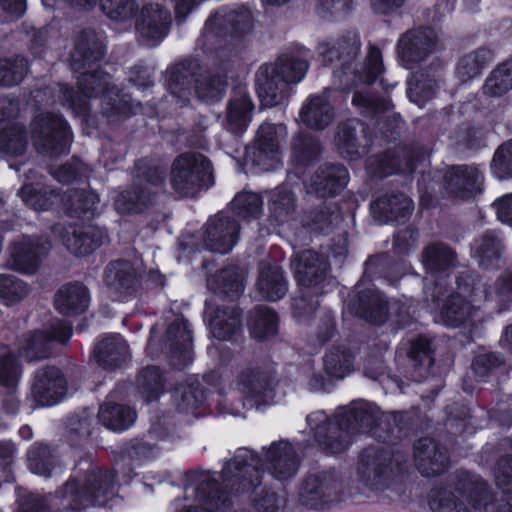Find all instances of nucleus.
Listing matches in <instances>:
<instances>
[{
  "label": "nucleus",
  "mask_w": 512,
  "mask_h": 512,
  "mask_svg": "<svg viewBox=\"0 0 512 512\" xmlns=\"http://www.w3.org/2000/svg\"><path fill=\"white\" fill-rule=\"evenodd\" d=\"M116 494L115 474L89 467L84 474H75L56 493L55 501L76 512L89 505L102 506ZM55 506L57 503L54 504ZM20 512H48L47 500L34 494L23 496L19 500Z\"/></svg>",
  "instance_id": "obj_1"
},
{
  "label": "nucleus",
  "mask_w": 512,
  "mask_h": 512,
  "mask_svg": "<svg viewBox=\"0 0 512 512\" xmlns=\"http://www.w3.org/2000/svg\"><path fill=\"white\" fill-rule=\"evenodd\" d=\"M265 466L278 480H287L298 470V459L293 446L286 442H274L265 452L263 463L251 450L241 448L223 469L225 481H238L236 492L248 491L260 484L261 468Z\"/></svg>",
  "instance_id": "obj_2"
},
{
  "label": "nucleus",
  "mask_w": 512,
  "mask_h": 512,
  "mask_svg": "<svg viewBox=\"0 0 512 512\" xmlns=\"http://www.w3.org/2000/svg\"><path fill=\"white\" fill-rule=\"evenodd\" d=\"M380 414L376 405L359 401L338 409V427L329 422L323 411L308 415L307 423L319 446L327 453L337 454L350 444L347 433L369 432L380 421Z\"/></svg>",
  "instance_id": "obj_3"
},
{
  "label": "nucleus",
  "mask_w": 512,
  "mask_h": 512,
  "mask_svg": "<svg viewBox=\"0 0 512 512\" xmlns=\"http://www.w3.org/2000/svg\"><path fill=\"white\" fill-rule=\"evenodd\" d=\"M308 70L304 56L296 53L281 55L274 64L262 65L256 73V86L262 105L273 107L289 96V84L299 83Z\"/></svg>",
  "instance_id": "obj_4"
},
{
  "label": "nucleus",
  "mask_w": 512,
  "mask_h": 512,
  "mask_svg": "<svg viewBox=\"0 0 512 512\" xmlns=\"http://www.w3.org/2000/svg\"><path fill=\"white\" fill-rule=\"evenodd\" d=\"M110 77L101 71L85 73L79 79L80 94L72 89H64L63 97L77 114H85L88 110L87 99L102 96L106 105L104 112L108 115L133 113L128 95H120L114 86L109 88Z\"/></svg>",
  "instance_id": "obj_5"
},
{
  "label": "nucleus",
  "mask_w": 512,
  "mask_h": 512,
  "mask_svg": "<svg viewBox=\"0 0 512 512\" xmlns=\"http://www.w3.org/2000/svg\"><path fill=\"white\" fill-rule=\"evenodd\" d=\"M169 181L178 196L195 197L214 183L211 163L200 153L181 154L173 161Z\"/></svg>",
  "instance_id": "obj_6"
},
{
  "label": "nucleus",
  "mask_w": 512,
  "mask_h": 512,
  "mask_svg": "<svg viewBox=\"0 0 512 512\" xmlns=\"http://www.w3.org/2000/svg\"><path fill=\"white\" fill-rule=\"evenodd\" d=\"M36 148L43 154L57 156L68 152L71 131L66 121L54 114L41 113L31 124Z\"/></svg>",
  "instance_id": "obj_7"
},
{
  "label": "nucleus",
  "mask_w": 512,
  "mask_h": 512,
  "mask_svg": "<svg viewBox=\"0 0 512 512\" xmlns=\"http://www.w3.org/2000/svg\"><path fill=\"white\" fill-rule=\"evenodd\" d=\"M286 135L284 125L264 122L257 131L254 146L247 151V162L259 172L276 168L281 160V143Z\"/></svg>",
  "instance_id": "obj_8"
},
{
  "label": "nucleus",
  "mask_w": 512,
  "mask_h": 512,
  "mask_svg": "<svg viewBox=\"0 0 512 512\" xmlns=\"http://www.w3.org/2000/svg\"><path fill=\"white\" fill-rule=\"evenodd\" d=\"M360 50L359 36L354 32H349L340 38L328 40L321 43L318 47V53L322 58L324 65H331L339 62L341 72L335 71L334 76L338 77L340 82L346 78L350 79V66Z\"/></svg>",
  "instance_id": "obj_9"
},
{
  "label": "nucleus",
  "mask_w": 512,
  "mask_h": 512,
  "mask_svg": "<svg viewBox=\"0 0 512 512\" xmlns=\"http://www.w3.org/2000/svg\"><path fill=\"white\" fill-rule=\"evenodd\" d=\"M19 111V103L8 97H0V150L9 155H19L27 145L23 127L12 122Z\"/></svg>",
  "instance_id": "obj_10"
},
{
  "label": "nucleus",
  "mask_w": 512,
  "mask_h": 512,
  "mask_svg": "<svg viewBox=\"0 0 512 512\" xmlns=\"http://www.w3.org/2000/svg\"><path fill=\"white\" fill-rule=\"evenodd\" d=\"M457 289L458 291L455 294L449 295L441 304L439 303L440 298L446 292L444 288L439 297H437V292H435L434 300L431 295L425 296L427 301L431 298L432 302H437L438 304V308L434 312L435 322L447 327L456 328L472 318L475 307L463 298V295L468 291L467 287L459 284Z\"/></svg>",
  "instance_id": "obj_11"
},
{
  "label": "nucleus",
  "mask_w": 512,
  "mask_h": 512,
  "mask_svg": "<svg viewBox=\"0 0 512 512\" xmlns=\"http://www.w3.org/2000/svg\"><path fill=\"white\" fill-rule=\"evenodd\" d=\"M274 377L258 367L243 369L235 380V388L256 406L274 402Z\"/></svg>",
  "instance_id": "obj_12"
},
{
  "label": "nucleus",
  "mask_w": 512,
  "mask_h": 512,
  "mask_svg": "<svg viewBox=\"0 0 512 512\" xmlns=\"http://www.w3.org/2000/svg\"><path fill=\"white\" fill-rule=\"evenodd\" d=\"M171 24L169 12L158 4L143 5L136 19V29L147 46L158 45L168 34Z\"/></svg>",
  "instance_id": "obj_13"
},
{
  "label": "nucleus",
  "mask_w": 512,
  "mask_h": 512,
  "mask_svg": "<svg viewBox=\"0 0 512 512\" xmlns=\"http://www.w3.org/2000/svg\"><path fill=\"white\" fill-rule=\"evenodd\" d=\"M440 44L436 34L430 29L411 31L402 36L398 42V56L402 65L410 69L438 50Z\"/></svg>",
  "instance_id": "obj_14"
},
{
  "label": "nucleus",
  "mask_w": 512,
  "mask_h": 512,
  "mask_svg": "<svg viewBox=\"0 0 512 512\" xmlns=\"http://www.w3.org/2000/svg\"><path fill=\"white\" fill-rule=\"evenodd\" d=\"M67 391L66 380L56 367L39 369L33 379L31 395L43 407L59 403Z\"/></svg>",
  "instance_id": "obj_15"
},
{
  "label": "nucleus",
  "mask_w": 512,
  "mask_h": 512,
  "mask_svg": "<svg viewBox=\"0 0 512 512\" xmlns=\"http://www.w3.org/2000/svg\"><path fill=\"white\" fill-rule=\"evenodd\" d=\"M72 336V327L67 321H56L49 330L36 331L24 340L21 348L22 356L28 361L45 358L49 355L53 341L66 343Z\"/></svg>",
  "instance_id": "obj_16"
},
{
  "label": "nucleus",
  "mask_w": 512,
  "mask_h": 512,
  "mask_svg": "<svg viewBox=\"0 0 512 512\" xmlns=\"http://www.w3.org/2000/svg\"><path fill=\"white\" fill-rule=\"evenodd\" d=\"M291 266L300 286L312 289L314 295L322 291L327 264L316 252L307 250L297 254Z\"/></svg>",
  "instance_id": "obj_17"
},
{
  "label": "nucleus",
  "mask_w": 512,
  "mask_h": 512,
  "mask_svg": "<svg viewBox=\"0 0 512 512\" xmlns=\"http://www.w3.org/2000/svg\"><path fill=\"white\" fill-rule=\"evenodd\" d=\"M453 261V252L443 244H434L424 250L422 262L428 273L424 283L425 296L431 295L434 299L435 292H437V297L442 294L443 285L438 282L436 274L448 269L453 264Z\"/></svg>",
  "instance_id": "obj_18"
},
{
  "label": "nucleus",
  "mask_w": 512,
  "mask_h": 512,
  "mask_svg": "<svg viewBox=\"0 0 512 512\" xmlns=\"http://www.w3.org/2000/svg\"><path fill=\"white\" fill-rule=\"evenodd\" d=\"M50 248V242L42 243L38 238L23 236L12 245L9 265L22 273H34L39 266L40 257Z\"/></svg>",
  "instance_id": "obj_19"
},
{
  "label": "nucleus",
  "mask_w": 512,
  "mask_h": 512,
  "mask_svg": "<svg viewBox=\"0 0 512 512\" xmlns=\"http://www.w3.org/2000/svg\"><path fill=\"white\" fill-rule=\"evenodd\" d=\"M239 226L236 221L227 216L219 214L217 217L210 219L204 234V243L208 250L227 254L234 247Z\"/></svg>",
  "instance_id": "obj_20"
},
{
  "label": "nucleus",
  "mask_w": 512,
  "mask_h": 512,
  "mask_svg": "<svg viewBox=\"0 0 512 512\" xmlns=\"http://www.w3.org/2000/svg\"><path fill=\"white\" fill-rule=\"evenodd\" d=\"M483 176L474 166H453L444 175L446 191L458 198H466L480 191Z\"/></svg>",
  "instance_id": "obj_21"
},
{
  "label": "nucleus",
  "mask_w": 512,
  "mask_h": 512,
  "mask_svg": "<svg viewBox=\"0 0 512 512\" xmlns=\"http://www.w3.org/2000/svg\"><path fill=\"white\" fill-rule=\"evenodd\" d=\"M106 239V232L94 226L70 227L62 237L67 250L76 256H85L92 253Z\"/></svg>",
  "instance_id": "obj_22"
},
{
  "label": "nucleus",
  "mask_w": 512,
  "mask_h": 512,
  "mask_svg": "<svg viewBox=\"0 0 512 512\" xmlns=\"http://www.w3.org/2000/svg\"><path fill=\"white\" fill-rule=\"evenodd\" d=\"M213 300L207 302L205 314L211 333L219 340H230L241 328L240 313L237 308H217Z\"/></svg>",
  "instance_id": "obj_23"
},
{
  "label": "nucleus",
  "mask_w": 512,
  "mask_h": 512,
  "mask_svg": "<svg viewBox=\"0 0 512 512\" xmlns=\"http://www.w3.org/2000/svg\"><path fill=\"white\" fill-rule=\"evenodd\" d=\"M415 460L424 476L442 473L448 464L446 454L441 451L433 439H420L414 448Z\"/></svg>",
  "instance_id": "obj_24"
},
{
  "label": "nucleus",
  "mask_w": 512,
  "mask_h": 512,
  "mask_svg": "<svg viewBox=\"0 0 512 512\" xmlns=\"http://www.w3.org/2000/svg\"><path fill=\"white\" fill-rule=\"evenodd\" d=\"M90 301L87 288L80 283H69L62 286L55 295V308L63 315L83 313Z\"/></svg>",
  "instance_id": "obj_25"
},
{
  "label": "nucleus",
  "mask_w": 512,
  "mask_h": 512,
  "mask_svg": "<svg viewBox=\"0 0 512 512\" xmlns=\"http://www.w3.org/2000/svg\"><path fill=\"white\" fill-rule=\"evenodd\" d=\"M349 174L345 167L326 164L320 168L312 180V186L322 197L333 196L348 183Z\"/></svg>",
  "instance_id": "obj_26"
},
{
  "label": "nucleus",
  "mask_w": 512,
  "mask_h": 512,
  "mask_svg": "<svg viewBox=\"0 0 512 512\" xmlns=\"http://www.w3.org/2000/svg\"><path fill=\"white\" fill-rule=\"evenodd\" d=\"M127 354L128 346L118 334L102 337L94 350L97 363L108 369L119 366Z\"/></svg>",
  "instance_id": "obj_27"
},
{
  "label": "nucleus",
  "mask_w": 512,
  "mask_h": 512,
  "mask_svg": "<svg viewBox=\"0 0 512 512\" xmlns=\"http://www.w3.org/2000/svg\"><path fill=\"white\" fill-rule=\"evenodd\" d=\"M493 53L488 48H478L462 56L456 67V77L466 83L479 75L492 61Z\"/></svg>",
  "instance_id": "obj_28"
},
{
  "label": "nucleus",
  "mask_w": 512,
  "mask_h": 512,
  "mask_svg": "<svg viewBox=\"0 0 512 512\" xmlns=\"http://www.w3.org/2000/svg\"><path fill=\"white\" fill-rule=\"evenodd\" d=\"M106 284L120 293H130L138 284V274L127 261L113 262L105 271Z\"/></svg>",
  "instance_id": "obj_29"
},
{
  "label": "nucleus",
  "mask_w": 512,
  "mask_h": 512,
  "mask_svg": "<svg viewBox=\"0 0 512 512\" xmlns=\"http://www.w3.org/2000/svg\"><path fill=\"white\" fill-rule=\"evenodd\" d=\"M208 287L219 296L235 299L244 290L243 275L236 267L222 269L208 279Z\"/></svg>",
  "instance_id": "obj_30"
},
{
  "label": "nucleus",
  "mask_w": 512,
  "mask_h": 512,
  "mask_svg": "<svg viewBox=\"0 0 512 512\" xmlns=\"http://www.w3.org/2000/svg\"><path fill=\"white\" fill-rule=\"evenodd\" d=\"M98 418L107 429L123 431L133 425L136 412L129 407L116 405L109 399L100 407Z\"/></svg>",
  "instance_id": "obj_31"
},
{
  "label": "nucleus",
  "mask_w": 512,
  "mask_h": 512,
  "mask_svg": "<svg viewBox=\"0 0 512 512\" xmlns=\"http://www.w3.org/2000/svg\"><path fill=\"white\" fill-rule=\"evenodd\" d=\"M257 289L263 299L270 301L281 299L287 291L281 269L277 266L263 265L258 278Z\"/></svg>",
  "instance_id": "obj_32"
},
{
  "label": "nucleus",
  "mask_w": 512,
  "mask_h": 512,
  "mask_svg": "<svg viewBox=\"0 0 512 512\" xmlns=\"http://www.w3.org/2000/svg\"><path fill=\"white\" fill-rule=\"evenodd\" d=\"M333 118L326 96H312L300 111L301 121L311 128L323 129Z\"/></svg>",
  "instance_id": "obj_33"
},
{
  "label": "nucleus",
  "mask_w": 512,
  "mask_h": 512,
  "mask_svg": "<svg viewBox=\"0 0 512 512\" xmlns=\"http://www.w3.org/2000/svg\"><path fill=\"white\" fill-rule=\"evenodd\" d=\"M361 316L375 325L383 324L387 319V307L395 310L397 303H387L377 290H368L360 297Z\"/></svg>",
  "instance_id": "obj_34"
},
{
  "label": "nucleus",
  "mask_w": 512,
  "mask_h": 512,
  "mask_svg": "<svg viewBox=\"0 0 512 512\" xmlns=\"http://www.w3.org/2000/svg\"><path fill=\"white\" fill-rule=\"evenodd\" d=\"M252 109L253 105L247 95L241 93L234 96L227 109V128L235 133L245 131L251 121Z\"/></svg>",
  "instance_id": "obj_35"
},
{
  "label": "nucleus",
  "mask_w": 512,
  "mask_h": 512,
  "mask_svg": "<svg viewBox=\"0 0 512 512\" xmlns=\"http://www.w3.org/2000/svg\"><path fill=\"white\" fill-rule=\"evenodd\" d=\"M482 89L489 97H502L512 89V58L498 64L489 73Z\"/></svg>",
  "instance_id": "obj_36"
},
{
  "label": "nucleus",
  "mask_w": 512,
  "mask_h": 512,
  "mask_svg": "<svg viewBox=\"0 0 512 512\" xmlns=\"http://www.w3.org/2000/svg\"><path fill=\"white\" fill-rule=\"evenodd\" d=\"M167 342L173 355L179 354L180 357L187 360L190 354L192 343L191 331L188 323L183 318H177L167 330Z\"/></svg>",
  "instance_id": "obj_37"
},
{
  "label": "nucleus",
  "mask_w": 512,
  "mask_h": 512,
  "mask_svg": "<svg viewBox=\"0 0 512 512\" xmlns=\"http://www.w3.org/2000/svg\"><path fill=\"white\" fill-rule=\"evenodd\" d=\"M375 206L387 219L393 221L405 219L413 211V201L404 194L383 196L375 202Z\"/></svg>",
  "instance_id": "obj_38"
},
{
  "label": "nucleus",
  "mask_w": 512,
  "mask_h": 512,
  "mask_svg": "<svg viewBox=\"0 0 512 512\" xmlns=\"http://www.w3.org/2000/svg\"><path fill=\"white\" fill-rule=\"evenodd\" d=\"M325 372L335 379H342L353 369L352 355L344 347H333L324 356Z\"/></svg>",
  "instance_id": "obj_39"
},
{
  "label": "nucleus",
  "mask_w": 512,
  "mask_h": 512,
  "mask_svg": "<svg viewBox=\"0 0 512 512\" xmlns=\"http://www.w3.org/2000/svg\"><path fill=\"white\" fill-rule=\"evenodd\" d=\"M268 199L271 217H273L277 223L287 221L295 209L293 193L286 187H278L268 193Z\"/></svg>",
  "instance_id": "obj_40"
},
{
  "label": "nucleus",
  "mask_w": 512,
  "mask_h": 512,
  "mask_svg": "<svg viewBox=\"0 0 512 512\" xmlns=\"http://www.w3.org/2000/svg\"><path fill=\"white\" fill-rule=\"evenodd\" d=\"M203 391L198 383H187L178 386L172 395L173 404L180 413H193L203 402Z\"/></svg>",
  "instance_id": "obj_41"
},
{
  "label": "nucleus",
  "mask_w": 512,
  "mask_h": 512,
  "mask_svg": "<svg viewBox=\"0 0 512 512\" xmlns=\"http://www.w3.org/2000/svg\"><path fill=\"white\" fill-rule=\"evenodd\" d=\"M277 323V316L271 309L259 307L254 310L249 327L255 339L265 340L276 333Z\"/></svg>",
  "instance_id": "obj_42"
},
{
  "label": "nucleus",
  "mask_w": 512,
  "mask_h": 512,
  "mask_svg": "<svg viewBox=\"0 0 512 512\" xmlns=\"http://www.w3.org/2000/svg\"><path fill=\"white\" fill-rule=\"evenodd\" d=\"M23 201L35 210H48L64 199L54 191L37 188L33 184H25L19 192Z\"/></svg>",
  "instance_id": "obj_43"
},
{
  "label": "nucleus",
  "mask_w": 512,
  "mask_h": 512,
  "mask_svg": "<svg viewBox=\"0 0 512 512\" xmlns=\"http://www.w3.org/2000/svg\"><path fill=\"white\" fill-rule=\"evenodd\" d=\"M151 200V191L124 190L115 192L114 206L119 213H137L142 211Z\"/></svg>",
  "instance_id": "obj_44"
},
{
  "label": "nucleus",
  "mask_w": 512,
  "mask_h": 512,
  "mask_svg": "<svg viewBox=\"0 0 512 512\" xmlns=\"http://www.w3.org/2000/svg\"><path fill=\"white\" fill-rule=\"evenodd\" d=\"M360 123L356 120H351L339 126L336 136V146L342 157L352 160L359 155V146L356 137V129Z\"/></svg>",
  "instance_id": "obj_45"
},
{
  "label": "nucleus",
  "mask_w": 512,
  "mask_h": 512,
  "mask_svg": "<svg viewBox=\"0 0 512 512\" xmlns=\"http://www.w3.org/2000/svg\"><path fill=\"white\" fill-rule=\"evenodd\" d=\"M303 498L307 505L314 509H322L325 505L341 500L336 495L334 485L324 483L315 485L310 481L305 485Z\"/></svg>",
  "instance_id": "obj_46"
},
{
  "label": "nucleus",
  "mask_w": 512,
  "mask_h": 512,
  "mask_svg": "<svg viewBox=\"0 0 512 512\" xmlns=\"http://www.w3.org/2000/svg\"><path fill=\"white\" fill-rule=\"evenodd\" d=\"M226 85L223 76L204 74L196 80L195 93L203 101H218L223 97Z\"/></svg>",
  "instance_id": "obj_47"
},
{
  "label": "nucleus",
  "mask_w": 512,
  "mask_h": 512,
  "mask_svg": "<svg viewBox=\"0 0 512 512\" xmlns=\"http://www.w3.org/2000/svg\"><path fill=\"white\" fill-rule=\"evenodd\" d=\"M138 387L147 402L159 398L163 390L162 373L155 366L144 368L138 376Z\"/></svg>",
  "instance_id": "obj_48"
},
{
  "label": "nucleus",
  "mask_w": 512,
  "mask_h": 512,
  "mask_svg": "<svg viewBox=\"0 0 512 512\" xmlns=\"http://www.w3.org/2000/svg\"><path fill=\"white\" fill-rule=\"evenodd\" d=\"M438 87L437 80L425 78L423 74H414L408 80V97L418 106H422L425 101L432 98Z\"/></svg>",
  "instance_id": "obj_49"
},
{
  "label": "nucleus",
  "mask_w": 512,
  "mask_h": 512,
  "mask_svg": "<svg viewBox=\"0 0 512 512\" xmlns=\"http://www.w3.org/2000/svg\"><path fill=\"white\" fill-rule=\"evenodd\" d=\"M502 244L493 232L486 233L480 240L475 241L472 251L480 265H487L492 259L499 257Z\"/></svg>",
  "instance_id": "obj_50"
},
{
  "label": "nucleus",
  "mask_w": 512,
  "mask_h": 512,
  "mask_svg": "<svg viewBox=\"0 0 512 512\" xmlns=\"http://www.w3.org/2000/svg\"><path fill=\"white\" fill-rule=\"evenodd\" d=\"M54 460L51 449L44 444H35L28 452L30 470L40 476L51 475Z\"/></svg>",
  "instance_id": "obj_51"
},
{
  "label": "nucleus",
  "mask_w": 512,
  "mask_h": 512,
  "mask_svg": "<svg viewBox=\"0 0 512 512\" xmlns=\"http://www.w3.org/2000/svg\"><path fill=\"white\" fill-rule=\"evenodd\" d=\"M230 208L241 218L256 217L262 210V198L255 193L242 192L234 197Z\"/></svg>",
  "instance_id": "obj_52"
},
{
  "label": "nucleus",
  "mask_w": 512,
  "mask_h": 512,
  "mask_svg": "<svg viewBox=\"0 0 512 512\" xmlns=\"http://www.w3.org/2000/svg\"><path fill=\"white\" fill-rule=\"evenodd\" d=\"M27 72V61L22 57L0 60V84L13 86L20 83Z\"/></svg>",
  "instance_id": "obj_53"
},
{
  "label": "nucleus",
  "mask_w": 512,
  "mask_h": 512,
  "mask_svg": "<svg viewBox=\"0 0 512 512\" xmlns=\"http://www.w3.org/2000/svg\"><path fill=\"white\" fill-rule=\"evenodd\" d=\"M21 370L12 351L4 345H0V383L13 387L20 378Z\"/></svg>",
  "instance_id": "obj_54"
},
{
  "label": "nucleus",
  "mask_w": 512,
  "mask_h": 512,
  "mask_svg": "<svg viewBox=\"0 0 512 512\" xmlns=\"http://www.w3.org/2000/svg\"><path fill=\"white\" fill-rule=\"evenodd\" d=\"M27 285L12 275H0V298L6 305L14 304L28 294Z\"/></svg>",
  "instance_id": "obj_55"
},
{
  "label": "nucleus",
  "mask_w": 512,
  "mask_h": 512,
  "mask_svg": "<svg viewBox=\"0 0 512 512\" xmlns=\"http://www.w3.org/2000/svg\"><path fill=\"white\" fill-rule=\"evenodd\" d=\"M382 454H377L373 449H368L360 456L357 473L363 482L368 483L372 478L380 476L383 473Z\"/></svg>",
  "instance_id": "obj_56"
},
{
  "label": "nucleus",
  "mask_w": 512,
  "mask_h": 512,
  "mask_svg": "<svg viewBox=\"0 0 512 512\" xmlns=\"http://www.w3.org/2000/svg\"><path fill=\"white\" fill-rule=\"evenodd\" d=\"M486 297L499 303L504 308L512 303V273L505 272L489 288Z\"/></svg>",
  "instance_id": "obj_57"
},
{
  "label": "nucleus",
  "mask_w": 512,
  "mask_h": 512,
  "mask_svg": "<svg viewBox=\"0 0 512 512\" xmlns=\"http://www.w3.org/2000/svg\"><path fill=\"white\" fill-rule=\"evenodd\" d=\"M134 0H100L101 10L112 20L124 21L134 14Z\"/></svg>",
  "instance_id": "obj_58"
},
{
  "label": "nucleus",
  "mask_w": 512,
  "mask_h": 512,
  "mask_svg": "<svg viewBox=\"0 0 512 512\" xmlns=\"http://www.w3.org/2000/svg\"><path fill=\"white\" fill-rule=\"evenodd\" d=\"M491 169L494 176L504 179L512 175V140L500 146L493 157Z\"/></svg>",
  "instance_id": "obj_59"
},
{
  "label": "nucleus",
  "mask_w": 512,
  "mask_h": 512,
  "mask_svg": "<svg viewBox=\"0 0 512 512\" xmlns=\"http://www.w3.org/2000/svg\"><path fill=\"white\" fill-rule=\"evenodd\" d=\"M405 163L401 164L399 157L394 155H387L381 162V166L378 174L382 177L389 176L396 172L411 173L416 169L414 163V155L412 153H406L404 155Z\"/></svg>",
  "instance_id": "obj_60"
},
{
  "label": "nucleus",
  "mask_w": 512,
  "mask_h": 512,
  "mask_svg": "<svg viewBox=\"0 0 512 512\" xmlns=\"http://www.w3.org/2000/svg\"><path fill=\"white\" fill-rule=\"evenodd\" d=\"M384 71L381 51L376 47H370L365 60L364 75L359 76L360 80L367 83L375 81Z\"/></svg>",
  "instance_id": "obj_61"
},
{
  "label": "nucleus",
  "mask_w": 512,
  "mask_h": 512,
  "mask_svg": "<svg viewBox=\"0 0 512 512\" xmlns=\"http://www.w3.org/2000/svg\"><path fill=\"white\" fill-rule=\"evenodd\" d=\"M311 219L307 222V225L315 231L325 233L333 224L338 223L340 220V213L336 210L328 211L321 209L311 213Z\"/></svg>",
  "instance_id": "obj_62"
},
{
  "label": "nucleus",
  "mask_w": 512,
  "mask_h": 512,
  "mask_svg": "<svg viewBox=\"0 0 512 512\" xmlns=\"http://www.w3.org/2000/svg\"><path fill=\"white\" fill-rule=\"evenodd\" d=\"M502 364V358L497 353H484L476 356L472 363L475 374L483 377L489 374L493 369Z\"/></svg>",
  "instance_id": "obj_63"
},
{
  "label": "nucleus",
  "mask_w": 512,
  "mask_h": 512,
  "mask_svg": "<svg viewBox=\"0 0 512 512\" xmlns=\"http://www.w3.org/2000/svg\"><path fill=\"white\" fill-rule=\"evenodd\" d=\"M93 423V413L89 409H85L80 414L70 418L69 428L81 437H88L92 432Z\"/></svg>",
  "instance_id": "obj_64"
}]
</instances>
